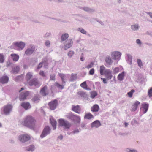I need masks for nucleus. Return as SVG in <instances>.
Wrapping results in <instances>:
<instances>
[{
    "instance_id": "obj_24",
    "label": "nucleus",
    "mask_w": 152,
    "mask_h": 152,
    "mask_svg": "<svg viewBox=\"0 0 152 152\" xmlns=\"http://www.w3.org/2000/svg\"><path fill=\"white\" fill-rule=\"evenodd\" d=\"M50 122L51 123L54 130L56 128V120L54 119L53 118H50Z\"/></svg>"
},
{
    "instance_id": "obj_14",
    "label": "nucleus",
    "mask_w": 152,
    "mask_h": 152,
    "mask_svg": "<svg viewBox=\"0 0 152 152\" xmlns=\"http://www.w3.org/2000/svg\"><path fill=\"white\" fill-rule=\"evenodd\" d=\"M101 125V124L100 121L98 120H96L92 122L91 124V127L92 128H97Z\"/></svg>"
},
{
    "instance_id": "obj_60",
    "label": "nucleus",
    "mask_w": 152,
    "mask_h": 152,
    "mask_svg": "<svg viewBox=\"0 0 152 152\" xmlns=\"http://www.w3.org/2000/svg\"><path fill=\"white\" fill-rule=\"evenodd\" d=\"M44 63L45 64V63H44V62L40 63L39 64L38 66L37 67V68L38 69H40L42 67L43 64H44Z\"/></svg>"
},
{
    "instance_id": "obj_26",
    "label": "nucleus",
    "mask_w": 152,
    "mask_h": 152,
    "mask_svg": "<svg viewBox=\"0 0 152 152\" xmlns=\"http://www.w3.org/2000/svg\"><path fill=\"white\" fill-rule=\"evenodd\" d=\"M140 104V102L139 101H136L132 107V111H136L137 108V106Z\"/></svg>"
},
{
    "instance_id": "obj_1",
    "label": "nucleus",
    "mask_w": 152,
    "mask_h": 152,
    "mask_svg": "<svg viewBox=\"0 0 152 152\" xmlns=\"http://www.w3.org/2000/svg\"><path fill=\"white\" fill-rule=\"evenodd\" d=\"M36 121L34 118L31 116H26L22 122V124L31 129H34L35 126Z\"/></svg>"
},
{
    "instance_id": "obj_34",
    "label": "nucleus",
    "mask_w": 152,
    "mask_h": 152,
    "mask_svg": "<svg viewBox=\"0 0 152 152\" xmlns=\"http://www.w3.org/2000/svg\"><path fill=\"white\" fill-rule=\"evenodd\" d=\"M80 86L84 89H86L88 90H90V89L89 88L87 87V85L86 84V82L85 81L82 83L80 84Z\"/></svg>"
},
{
    "instance_id": "obj_40",
    "label": "nucleus",
    "mask_w": 152,
    "mask_h": 152,
    "mask_svg": "<svg viewBox=\"0 0 152 152\" xmlns=\"http://www.w3.org/2000/svg\"><path fill=\"white\" fill-rule=\"evenodd\" d=\"M75 53L74 51L72 50H70L67 53V56L69 58H71Z\"/></svg>"
},
{
    "instance_id": "obj_49",
    "label": "nucleus",
    "mask_w": 152,
    "mask_h": 152,
    "mask_svg": "<svg viewBox=\"0 0 152 152\" xmlns=\"http://www.w3.org/2000/svg\"><path fill=\"white\" fill-rule=\"evenodd\" d=\"M134 92V90H132L131 91L128 93L127 94L130 97H132L133 95V93Z\"/></svg>"
},
{
    "instance_id": "obj_55",
    "label": "nucleus",
    "mask_w": 152,
    "mask_h": 152,
    "mask_svg": "<svg viewBox=\"0 0 152 152\" xmlns=\"http://www.w3.org/2000/svg\"><path fill=\"white\" fill-rule=\"evenodd\" d=\"M55 75L54 74H52L50 75V80H55Z\"/></svg>"
},
{
    "instance_id": "obj_41",
    "label": "nucleus",
    "mask_w": 152,
    "mask_h": 152,
    "mask_svg": "<svg viewBox=\"0 0 152 152\" xmlns=\"http://www.w3.org/2000/svg\"><path fill=\"white\" fill-rule=\"evenodd\" d=\"M4 56L3 54L0 53V63H2L4 61Z\"/></svg>"
},
{
    "instance_id": "obj_17",
    "label": "nucleus",
    "mask_w": 152,
    "mask_h": 152,
    "mask_svg": "<svg viewBox=\"0 0 152 152\" xmlns=\"http://www.w3.org/2000/svg\"><path fill=\"white\" fill-rule=\"evenodd\" d=\"M69 37V35L68 33H65L63 34L61 37V42H62L67 40L68 39V38Z\"/></svg>"
},
{
    "instance_id": "obj_32",
    "label": "nucleus",
    "mask_w": 152,
    "mask_h": 152,
    "mask_svg": "<svg viewBox=\"0 0 152 152\" xmlns=\"http://www.w3.org/2000/svg\"><path fill=\"white\" fill-rule=\"evenodd\" d=\"M75 115L72 113H70L67 114L66 115V117L68 119L72 120L74 119Z\"/></svg>"
},
{
    "instance_id": "obj_12",
    "label": "nucleus",
    "mask_w": 152,
    "mask_h": 152,
    "mask_svg": "<svg viewBox=\"0 0 152 152\" xmlns=\"http://www.w3.org/2000/svg\"><path fill=\"white\" fill-rule=\"evenodd\" d=\"M29 85L30 86H39L40 83L38 80L36 78H34L30 80L28 83Z\"/></svg>"
},
{
    "instance_id": "obj_48",
    "label": "nucleus",
    "mask_w": 152,
    "mask_h": 152,
    "mask_svg": "<svg viewBox=\"0 0 152 152\" xmlns=\"http://www.w3.org/2000/svg\"><path fill=\"white\" fill-rule=\"evenodd\" d=\"M39 99V97L37 96H34L32 99L33 101L36 102H38Z\"/></svg>"
},
{
    "instance_id": "obj_28",
    "label": "nucleus",
    "mask_w": 152,
    "mask_h": 152,
    "mask_svg": "<svg viewBox=\"0 0 152 152\" xmlns=\"http://www.w3.org/2000/svg\"><path fill=\"white\" fill-rule=\"evenodd\" d=\"M72 110L75 112L78 113H80V108L78 105L75 106L72 105Z\"/></svg>"
},
{
    "instance_id": "obj_42",
    "label": "nucleus",
    "mask_w": 152,
    "mask_h": 152,
    "mask_svg": "<svg viewBox=\"0 0 152 152\" xmlns=\"http://www.w3.org/2000/svg\"><path fill=\"white\" fill-rule=\"evenodd\" d=\"M105 69V67L103 65L101 66L100 67V73L101 75H103L104 74L103 72Z\"/></svg>"
},
{
    "instance_id": "obj_13",
    "label": "nucleus",
    "mask_w": 152,
    "mask_h": 152,
    "mask_svg": "<svg viewBox=\"0 0 152 152\" xmlns=\"http://www.w3.org/2000/svg\"><path fill=\"white\" fill-rule=\"evenodd\" d=\"M35 51L34 47L32 46L30 48L27 49L25 52V53L26 55H30L32 54Z\"/></svg>"
},
{
    "instance_id": "obj_56",
    "label": "nucleus",
    "mask_w": 152,
    "mask_h": 152,
    "mask_svg": "<svg viewBox=\"0 0 152 152\" xmlns=\"http://www.w3.org/2000/svg\"><path fill=\"white\" fill-rule=\"evenodd\" d=\"M94 68L92 69L89 72V74L91 75H93L94 74Z\"/></svg>"
},
{
    "instance_id": "obj_7",
    "label": "nucleus",
    "mask_w": 152,
    "mask_h": 152,
    "mask_svg": "<svg viewBox=\"0 0 152 152\" xmlns=\"http://www.w3.org/2000/svg\"><path fill=\"white\" fill-rule=\"evenodd\" d=\"M121 55V53L118 51H114L112 52L111 53L112 59L115 60H119Z\"/></svg>"
},
{
    "instance_id": "obj_33",
    "label": "nucleus",
    "mask_w": 152,
    "mask_h": 152,
    "mask_svg": "<svg viewBox=\"0 0 152 152\" xmlns=\"http://www.w3.org/2000/svg\"><path fill=\"white\" fill-rule=\"evenodd\" d=\"M77 78L76 75L72 74L70 77L69 81L71 82H73Z\"/></svg>"
},
{
    "instance_id": "obj_27",
    "label": "nucleus",
    "mask_w": 152,
    "mask_h": 152,
    "mask_svg": "<svg viewBox=\"0 0 152 152\" xmlns=\"http://www.w3.org/2000/svg\"><path fill=\"white\" fill-rule=\"evenodd\" d=\"M10 56L12 60L15 61H17L19 58V56L15 54H11Z\"/></svg>"
},
{
    "instance_id": "obj_64",
    "label": "nucleus",
    "mask_w": 152,
    "mask_h": 152,
    "mask_svg": "<svg viewBox=\"0 0 152 152\" xmlns=\"http://www.w3.org/2000/svg\"><path fill=\"white\" fill-rule=\"evenodd\" d=\"M131 152H139L136 149H133L131 150Z\"/></svg>"
},
{
    "instance_id": "obj_15",
    "label": "nucleus",
    "mask_w": 152,
    "mask_h": 152,
    "mask_svg": "<svg viewBox=\"0 0 152 152\" xmlns=\"http://www.w3.org/2000/svg\"><path fill=\"white\" fill-rule=\"evenodd\" d=\"M80 9L86 12L90 13H93L95 11V10L94 9H92L87 7H80Z\"/></svg>"
},
{
    "instance_id": "obj_53",
    "label": "nucleus",
    "mask_w": 152,
    "mask_h": 152,
    "mask_svg": "<svg viewBox=\"0 0 152 152\" xmlns=\"http://www.w3.org/2000/svg\"><path fill=\"white\" fill-rule=\"evenodd\" d=\"M50 42L48 40H46L45 42V45L47 47H50Z\"/></svg>"
},
{
    "instance_id": "obj_54",
    "label": "nucleus",
    "mask_w": 152,
    "mask_h": 152,
    "mask_svg": "<svg viewBox=\"0 0 152 152\" xmlns=\"http://www.w3.org/2000/svg\"><path fill=\"white\" fill-rule=\"evenodd\" d=\"M39 74L43 77H44L46 76L45 73L42 71H40L39 72Z\"/></svg>"
},
{
    "instance_id": "obj_29",
    "label": "nucleus",
    "mask_w": 152,
    "mask_h": 152,
    "mask_svg": "<svg viewBox=\"0 0 152 152\" xmlns=\"http://www.w3.org/2000/svg\"><path fill=\"white\" fill-rule=\"evenodd\" d=\"M99 109V106L97 104H94L91 108V111L93 112H96L98 111Z\"/></svg>"
},
{
    "instance_id": "obj_46",
    "label": "nucleus",
    "mask_w": 152,
    "mask_h": 152,
    "mask_svg": "<svg viewBox=\"0 0 152 152\" xmlns=\"http://www.w3.org/2000/svg\"><path fill=\"white\" fill-rule=\"evenodd\" d=\"M51 36V33L50 32H46L44 36V37L45 38H49Z\"/></svg>"
},
{
    "instance_id": "obj_52",
    "label": "nucleus",
    "mask_w": 152,
    "mask_h": 152,
    "mask_svg": "<svg viewBox=\"0 0 152 152\" xmlns=\"http://www.w3.org/2000/svg\"><path fill=\"white\" fill-rule=\"evenodd\" d=\"M148 94L150 97L152 96V87L150 89L148 90Z\"/></svg>"
},
{
    "instance_id": "obj_10",
    "label": "nucleus",
    "mask_w": 152,
    "mask_h": 152,
    "mask_svg": "<svg viewBox=\"0 0 152 152\" xmlns=\"http://www.w3.org/2000/svg\"><path fill=\"white\" fill-rule=\"evenodd\" d=\"M49 107L51 110H53L58 105V101L57 100L55 99L53 101L50 102L49 104Z\"/></svg>"
},
{
    "instance_id": "obj_45",
    "label": "nucleus",
    "mask_w": 152,
    "mask_h": 152,
    "mask_svg": "<svg viewBox=\"0 0 152 152\" xmlns=\"http://www.w3.org/2000/svg\"><path fill=\"white\" fill-rule=\"evenodd\" d=\"M91 94V97L92 98H94L97 95V92L95 91H92Z\"/></svg>"
},
{
    "instance_id": "obj_37",
    "label": "nucleus",
    "mask_w": 152,
    "mask_h": 152,
    "mask_svg": "<svg viewBox=\"0 0 152 152\" xmlns=\"http://www.w3.org/2000/svg\"><path fill=\"white\" fill-rule=\"evenodd\" d=\"M19 69V66H17L16 67H15L13 69L11 72L14 74H16L18 72Z\"/></svg>"
},
{
    "instance_id": "obj_38",
    "label": "nucleus",
    "mask_w": 152,
    "mask_h": 152,
    "mask_svg": "<svg viewBox=\"0 0 152 152\" xmlns=\"http://www.w3.org/2000/svg\"><path fill=\"white\" fill-rule=\"evenodd\" d=\"M94 116L93 115L90 113L86 114L84 116V118L85 119H91Z\"/></svg>"
},
{
    "instance_id": "obj_62",
    "label": "nucleus",
    "mask_w": 152,
    "mask_h": 152,
    "mask_svg": "<svg viewBox=\"0 0 152 152\" xmlns=\"http://www.w3.org/2000/svg\"><path fill=\"white\" fill-rule=\"evenodd\" d=\"M146 34L152 37V33L151 32L148 31L146 32Z\"/></svg>"
},
{
    "instance_id": "obj_11",
    "label": "nucleus",
    "mask_w": 152,
    "mask_h": 152,
    "mask_svg": "<svg viewBox=\"0 0 152 152\" xmlns=\"http://www.w3.org/2000/svg\"><path fill=\"white\" fill-rule=\"evenodd\" d=\"M40 93L43 96H45L48 94L49 92L48 87L46 86H44L40 90Z\"/></svg>"
},
{
    "instance_id": "obj_16",
    "label": "nucleus",
    "mask_w": 152,
    "mask_h": 152,
    "mask_svg": "<svg viewBox=\"0 0 152 152\" xmlns=\"http://www.w3.org/2000/svg\"><path fill=\"white\" fill-rule=\"evenodd\" d=\"M104 74L108 79L110 80L113 77L112 72L109 69H107L104 72Z\"/></svg>"
},
{
    "instance_id": "obj_35",
    "label": "nucleus",
    "mask_w": 152,
    "mask_h": 152,
    "mask_svg": "<svg viewBox=\"0 0 152 152\" xmlns=\"http://www.w3.org/2000/svg\"><path fill=\"white\" fill-rule=\"evenodd\" d=\"M77 94L80 97H86L87 96V94L85 93L82 91L78 92Z\"/></svg>"
},
{
    "instance_id": "obj_39",
    "label": "nucleus",
    "mask_w": 152,
    "mask_h": 152,
    "mask_svg": "<svg viewBox=\"0 0 152 152\" xmlns=\"http://www.w3.org/2000/svg\"><path fill=\"white\" fill-rule=\"evenodd\" d=\"M137 62L138 66L140 68H142L143 67V65L141 60L140 59H137Z\"/></svg>"
},
{
    "instance_id": "obj_19",
    "label": "nucleus",
    "mask_w": 152,
    "mask_h": 152,
    "mask_svg": "<svg viewBox=\"0 0 152 152\" xmlns=\"http://www.w3.org/2000/svg\"><path fill=\"white\" fill-rule=\"evenodd\" d=\"M142 112L143 113H145L147 111L148 108L149 104L148 103H144L142 104Z\"/></svg>"
},
{
    "instance_id": "obj_61",
    "label": "nucleus",
    "mask_w": 152,
    "mask_h": 152,
    "mask_svg": "<svg viewBox=\"0 0 152 152\" xmlns=\"http://www.w3.org/2000/svg\"><path fill=\"white\" fill-rule=\"evenodd\" d=\"M101 79L102 80L103 82L104 83L106 84L107 83V79L106 78H101Z\"/></svg>"
},
{
    "instance_id": "obj_31",
    "label": "nucleus",
    "mask_w": 152,
    "mask_h": 152,
    "mask_svg": "<svg viewBox=\"0 0 152 152\" xmlns=\"http://www.w3.org/2000/svg\"><path fill=\"white\" fill-rule=\"evenodd\" d=\"M59 76L61 78L62 82L64 83H65V81L64 80L66 79V75L63 74V73H59L58 74Z\"/></svg>"
},
{
    "instance_id": "obj_22",
    "label": "nucleus",
    "mask_w": 152,
    "mask_h": 152,
    "mask_svg": "<svg viewBox=\"0 0 152 152\" xmlns=\"http://www.w3.org/2000/svg\"><path fill=\"white\" fill-rule=\"evenodd\" d=\"M9 78L7 76H4L0 79V83L2 84H5L8 83Z\"/></svg>"
},
{
    "instance_id": "obj_30",
    "label": "nucleus",
    "mask_w": 152,
    "mask_h": 152,
    "mask_svg": "<svg viewBox=\"0 0 152 152\" xmlns=\"http://www.w3.org/2000/svg\"><path fill=\"white\" fill-rule=\"evenodd\" d=\"M72 121L75 124H79L80 122V119L79 116L75 115Z\"/></svg>"
},
{
    "instance_id": "obj_9",
    "label": "nucleus",
    "mask_w": 152,
    "mask_h": 152,
    "mask_svg": "<svg viewBox=\"0 0 152 152\" xmlns=\"http://www.w3.org/2000/svg\"><path fill=\"white\" fill-rule=\"evenodd\" d=\"M29 93L28 91H24L21 92L19 96V98L20 100L23 101L26 99V97L28 96Z\"/></svg>"
},
{
    "instance_id": "obj_25",
    "label": "nucleus",
    "mask_w": 152,
    "mask_h": 152,
    "mask_svg": "<svg viewBox=\"0 0 152 152\" xmlns=\"http://www.w3.org/2000/svg\"><path fill=\"white\" fill-rule=\"evenodd\" d=\"M35 149V147L34 145H31L26 147V151H33Z\"/></svg>"
},
{
    "instance_id": "obj_21",
    "label": "nucleus",
    "mask_w": 152,
    "mask_h": 152,
    "mask_svg": "<svg viewBox=\"0 0 152 152\" xmlns=\"http://www.w3.org/2000/svg\"><path fill=\"white\" fill-rule=\"evenodd\" d=\"M21 106L25 110H27L31 107V106L28 102H22L21 104Z\"/></svg>"
},
{
    "instance_id": "obj_6",
    "label": "nucleus",
    "mask_w": 152,
    "mask_h": 152,
    "mask_svg": "<svg viewBox=\"0 0 152 152\" xmlns=\"http://www.w3.org/2000/svg\"><path fill=\"white\" fill-rule=\"evenodd\" d=\"M13 45L15 47L18 48V50H22L24 48L25 45V43L21 41L19 42H14L13 43Z\"/></svg>"
},
{
    "instance_id": "obj_4",
    "label": "nucleus",
    "mask_w": 152,
    "mask_h": 152,
    "mask_svg": "<svg viewBox=\"0 0 152 152\" xmlns=\"http://www.w3.org/2000/svg\"><path fill=\"white\" fill-rule=\"evenodd\" d=\"M64 46L63 47V48L65 50H66L72 47L73 44V41L72 39H69L64 42Z\"/></svg>"
},
{
    "instance_id": "obj_63",
    "label": "nucleus",
    "mask_w": 152,
    "mask_h": 152,
    "mask_svg": "<svg viewBox=\"0 0 152 152\" xmlns=\"http://www.w3.org/2000/svg\"><path fill=\"white\" fill-rule=\"evenodd\" d=\"M80 60L81 61H83L84 60L83 56V54H82V55L81 56L80 58Z\"/></svg>"
},
{
    "instance_id": "obj_47",
    "label": "nucleus",
    "mask_w": 152,
    "mask_h": 152,
    "mask_svg": "<svg viewBox=\"0 0 152 152\" xmlns=\"http://www.w3.org/2000/svg\"><path fill=\"white\" fill-rule=\"evenodd\" d=\"M55 86H56L58 88L60 89H63L64 88L63 86L57 83H55L54 84Z\"/></svg>"
},
{
    "instance_id": "obj_3",
    "label": "nucleus",
    "mask_w": 152,
    "mask_h": 152,
    "mask_svg": "<svg viewBox=\"0 0 152 152\" xmlns=\"http://www.w3.org/2000/svg\"><path fill=\"white\" fill-rule=\"evenodd\" d=\"M30 139V136L27 134H21L18 137V140L21 143H25L29 141Z\"/></svg>"
},
{
    "instance_id": "obj_51",
    "label": "nucleus",
    "mask_w": 152,
    "mask_h": 152,
    "mask_svg": "<svg viewBox=\"0 0 152 152\" xmlns=\"http://www.w3.org/2000/svg\"><path fill=\"white\" fill-rule=\"evenodd\" d=\"M94 65V63L93 62L91 63L90 64L86 66V68L89 69L93 66Z\"/></svg>"
},
{
    "instance_id": "obj_23",
    "label": "nucleus",
    "mask_w": 152,
    "mask_h": 152,
    "mask_svg": "<svg viewBox=\"0 0 152 152\" xmlns=\"http://www.w3.org/2000/svg\"><path fill=\"white\" fill-rule=\"evenodd\" d=\"M125 75V72L123 71L121 73L119 74L117 78L120 81H122L124 79Z\"/></svg>"
},
{
    "instance_id": "obj_59",
    "label": "nucleus",
    "mask_w": 152,
    "mask_h": 152,
    "mask_svg": "<svg viewBox=\"0 0 152 152\" xmlns=\"http://www.w3.org/2000/svg\"><path fill=\"white\" fill-rule=\"evenodd\" d=\"M79 131L78 129H75L72 132V133L73 134H75L76 133H79Z\"/></svg>"
},
{
    "instance_id": "obj_58",
    "label": "nucleus",
    "mask_w": 152,
    "mask_h": 152,
    "mask_svg": "<svg viewBox=\"0 0 152 152\" xmlns=\"http://www.w3.org/2000/svg\"><path fill=\"white\" fill-rule=\"evenodd\" d=\"M136 43L138 44L141 45L142 44V42L139 39H137L136 41Z\"/></svg>"
},
{
    "instance_id": "obj_57",
    "label": "nucleus",
    "mask_w": 152,
    "mask_h": 152,
    "mask_svg": "<svg viewBox=\"0 0 152 152\" xmlns=\"http://www.w3.org/2000/svg\"><path fill=\"white\" fill-rule=\"evenodd\" d=\"M12 64V63L10 62L9 60H8L6 62V66L9 67L10 65H11Z\"/></svg>"
},
{
    "instance_id": "obj_2",
    "label": "nucleus",
    "mask_w": 152,
    "mask_h": 152,
    "mask_svg": "<svg viewBox=\"0 0 152 152\" xmlns=\"http://www.w3.org/2000/svg\"><path fill=\"white\" fill-rule=\"evenodd\" d=\"M59 126L63 127L64 129H69L71 126V124L66 120L63 119L58 120Z\"/></svg>"
},
{
    "instance_id": "obj_43",
    "label": "nucleus",
    "mask_w": 152,
    "mask_h": 152,
    "mask_svg": "<svg viewBox=\"0 0 152 152\" xmlns=\"http://www.w3.org/2000/svg\"><path fill=\"white\" fill-rule=\"evenodd\" d=\"M113 73L116 74L119 72L120 69L118 67H116L114 68H113Z\"/></svg>"
},
{
    "instance_id": "obj_44",
    "label": "nucleus",
    "mask_w": 152,
    "mask_h": 152,
    "mask_svg": "<svg viewBox=\"0 0 152 152\" xmlns=\"http://www.w3.org/2000/svg\"><path fill=\"white\" fill-rule=\"evenodd\" d=\"M78 31L81 33H82L86 34L87 32L82 28H78Z\"/></svg>"
},
{
    "instance_id": "obj_8",
    "label": "nucleus",
    "mask_w": 152,
    "mask_h": 152,
    "mask_svg": "<svg viewBox=\"0 0 152 152\" xmlns=\"http://www.w3.org/2000/svg\"><path fill=\"white\" fill-rule=\"evenodd\" d=\"M12 106L10 104H8L3 107L4 113L6 115H9L12 111Z\"/></svg>"
},
{
    "instance_id": "obj_18",
    "label": "nucleus",
    "mask_w": 152,
    "mask_h": 152,
    "mask_svg": "<svg viewBox=\"0 0 152 152\" xmlns=\"http://www.w3.org/2000/svg\"><path fill=\"white\" fill-rule=\"evenodd\" d=\"M131 29L133 31H137L139 30L140 26L138 23H136L132 24L131 26Z\"/></svg>"
},
{
    "instance_id": "obj_20",
    "label": "nucleus",
    "mask_w": 152,
    "mask_h": 152,
    "mask_svg": "<svg viewBox=\"0 0 152 152\" xmlns=\"http://www.w3.org/2000/svg\"><path fill=\"white\" fill-rule=\"evenodd\" d=\"M105 60L106 63L108 65H111L113 62V60L110 56L106 57Z\"/></svg>"
},
{
    "instance_id": "obj_36",
    "label": "nucleus",
    "mask_w": 152,
    "mask_h": 152,
    "mask_svg": "<svg viewBox=\"0 0 152 152\" xmlns=\"http://www.w3.org/2000/svg\"><path fill=\"white\" fill-rule=\"evenodd\" d=\"M32 77V74L31 72L28 73L26 76V79L27 81H28Z\"/></svg>"
},
{
    "instance_id": "obj_50",
    "label": "nucleus",
    "mask_w": 152,
    "mask_h": 152,
    "mask_svg": "<svg viewBox=\"0 0 152 152\" xmlns=\"http://www.w3.org/2000/svg\"><path fill=\"white\" fill-rule=\"evenodd\" d=\"M128 60L130 62V64H132V56L130 54H127Z\"/></svg>"
},
{
    "instance_id": "obj_5",
    "label": "nucleus",
    "mask_w": 152,
    "mask_h": 152,
    "mask_svg": "<svg viewBox=\"0 0 152 152\" xmlns=\"http://www.w3.org/2000/svg\"><path fill=\"white\" fill-rule=\"evenodd\" d=\"M50 128L48 126H45L40 135V137L43 138L46 136L47 135L49 134L50 132Z\"/></svg>"
}]
</instances>
